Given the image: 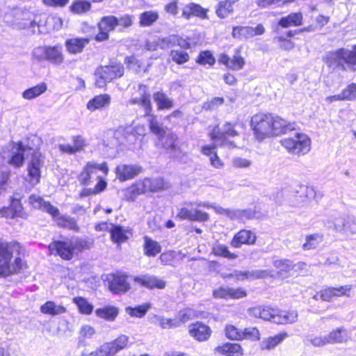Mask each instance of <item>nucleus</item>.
I'll list each match as a JSON object with an SVG mask.
<instances>
[{
	"instance_id": "49",
	"label": "nucleus",
	"mask_w": 356,
	"mask_h": 356,
	"mask_svg": "<svg viewBox=\"0 0 356 356\" xmlns=\"http://www.w3.org/2000/svg\"><path fill=\"white\" fill-rule=\"evenodd\" d=\"M343 63H346L348 67L353 70H356V49L355 47L353 51L344 49L343 52Z\"/></svg>"
},
{
	"instance_id": "6",
	"label": "nucleus",
	"mask_w": 356,
	"mask_h": 356,
	"mask_svg": "<svg viewBox=\"0 0 356 356\" xmlns=\"http://www.w3.org/2000/svg\"><path fill=\"white\" fill-rule=\"evenodd\" d=\"M237 135L236 131L234 129V125L230 123H225L222 127L216 126L210 133L209 136L216 143L220 142V145L235 147L233 142L226 139L227 136H234Z\"/></svg>"
},
{
	"instance_id": "61",
	"label": "nucleus",
	"mask_w": 356,
	"mask_h": 356,
	"mask_svg": "<svg viewBox=\"0 0 356 356\" xmlns=\"http://www.w3.org/2000/svg\"><path fill=\"white\" fill-rule=\"evenodd\" d=\"M247 296L246 291L242 288L228 287V298L239 299Z\"/></svg>"
},
{
	"instance_id": "24",
	"label": "nucleus",
	"mask_w": 356,
	"mask_h": 356,
	"mask_svg": "<svg viewBox=\"0 0 356 356\" xmlns=\"http://www.w3.org/2000/svg\"><path fill=\"white\" fill-rule=\"evenodd\" d=\"M287 336L286 332H281L273 337L265 339L260 344L261 349L267 350H273L285 339Z\"/></svg>"
},
{
	"instance_id": "58",
	"label": "nucleus",
	"mask_w": 356,
	"mask_h": 356,
	"mask_svg": "<svg viewBox=\"0 0 356 356\" xmlns=\"http://www.w3.org/2000/svg\"><path fill=\"white\" fill-rule=\"evenodd\" d=\"M190 9L192 11L193 15L200 17L202 19H208L207 15L208 10L202 8L199 4L194 3H190Z\"/></svg>"
},
{
	"instance_id": "21",
	"label": "nucleus",
	"mask_w": 356,
	"mask_h": 356,
	"mask_svg": "<svg viewBox=\"0 0 356 356\" xmlns=\"http://www.w3.org/2000/svg\"><path fill=\"white\" fill-rule=\"evenodd\" d=\"M41 155L35 154L29 166V175L33 184H38L40 179Z\"/></svg>"
},
{
	"instance_id": "45",
	"label": "nucleus",
	"mask_w": 356,
	"mask_h": 356,
	"mask_svg": "<svg viewBox=\"0 0 356 356\" xmlns=\"http://www.w3.org/2000/svg\"><path fill=\"white\" fill-rule=\"evenodd\" d=\"M149 117V129L154 134H156L159 138H162L165 134V130L163 127H162L156 120V116L153 115H148Z\"/></svg>"
},
{
	"instance_id": "11",
	"label": "nucleus",
	"mask_w": 356,
	"mask_h": 356,
	"mask_svg": "<svg viewBox=\"0 0 356 356\" xmlns=\"http://www.w3.org/2000/svg\"><path fill=\"white\" fill-rule=\"evenodd\" d=\"M271 137L285 134L288 131L294 130L296 129L295 122H287L279 116H274L271 115Z\"/></svg>"
},
{
	"instance_id": "44",
	"label": "nucleus",
	"mask_w": 356,
	"mask_h": 356,
	"mask_svg": "<svg viewBox=\"0 0 356 356\" xmlns=\"http://www.w3.org/2000/svg\"><path fill=\"white\" fill-rule=\"evenodd\" d=\"M116 26L118 18L113 15L102 17L99 24V30H106L108 32L113 31Z\"/></svg>"
},
{
	"instance_id": "35",
	"label": "nucleus",
	"mask_w": 356,
	"mask_h": 356,
	"mask_svg": "<svg viewBox=\"0 0 356 356\" xmlns=\"http://www.w3.org/2000/svg\"><path fill=\"white\" fill-rule=\"evenodd\" d=\"M233 3L234 1L232 0L220 1L216 12L218 17L222 19L232 14L234 11Z\"/></svg>"
},
{
	"instance_id": "31",
	"label": "nucleus",
	"mask_w": 356,
	"mask_h": 356,
	"mask_svg": "<svg viewBox=\"0 0 356 356\" xmlns=\"http://www.w3.org/2000/svg\"><path fill=\"white\" fill-rule=\"evenodd\" d=\"M148 182L147 185V191L156 192L169 188V184L165 181L163 178H155L149 179L146 178L143 179V182Z\"/></svg>"
},
{
	"instance_id": "15",
	"label": "nucleus",
	"mask_w": 356,
	"mask_h": 356,
	"mask_svg": "<svg viewBox=\"0 0 356 356\" xmlns=\"http://www.w3.org/2000/svg\"><path fill=\"white\" fill-rule=\"evenodd\" d=\"M29 203L33 208L46 211L54 217L59 214L58 208L51 205L49 202H45L42 197L38 195H31L29 197Z\"/></svg>"
},
{
	"instance_id": "42",
	"label": "nucleus",
	"mask_w": 356,
	"mask_h": 356,
	"mask_svg": "<svg viewBox=\"0 0 356 356\" xmlns=\"http://www.w3.org/2000/svg\"><path fill=\"white\" fill-rule=\"evenodd\" d=\"M157 46L160 49H166L171 48L179 44V38L176 35H172L165 38H159L156 39Z\"/></svg>"
},
{
	"instance_id": "43",
	"label": "nucleus",
	"mask_w": 356,
	"mask_h": 356,
	"mask_svg": "<svg viewBox=\"0 0 356 356\" xmlns=\"http://www.w3.org/2000/svg\"><path fill=\"white\" fill-rule=\"evenodd\" d=\"M91 9V3L87 1L76 0L70 6L72 12L76 14H83Z\"/></svg>"
},
{
	"instance_id": "56",
	"label": "nucleus",
	"mask_w": 356,
	"mask_h": 356,
	"mask_svg": "<svg viewBox=\"0 0 356 356\" xmlns=\"http://www.w3.org/2000/svg\"><path fill=\"white\" fill-rule=\"evenodd\" d=\"M100 356H113L117 353L116 348L113 342H107L102 344L99 348Z\"/></svg>"
},
{
	"instance_id": "4",
	"label": "nucleus",
	"mask_w": 356,
	"mask_h": 356,
	"mask_svg": "<svg viewBox=\"0 0 356 356\" xmlns=\"http://www.w3.org/2000/svg\"><path fill=\"white\" fill-rule=\"evenodd\" d=\"M271 122L270 114L257 113L252 117L250 126L257 140L261 141L271 138Z\"/></svg>"
},
{
	"instance_id": "46",
	"label": "nucleus",
	"mask_w": 356,
	"mask_h": 356,
	"mask_svg": "<svg viewBox=\"0 0 356 356\" xmlns=\"http://www.w3.org/2000/svg\"><path fill=\"white\" fill-rule=\"evenodd\" d=\"M17 152L14 153L13 156L11 158L10 163L15 165L16 167H19L22 165L24 163V152L25 151V147L22 145V143H19L15 145Z\"/></svg>"
},
{
	"instance_id": "18",
	"label": "nucleus",
	"mask_w": 356,
	"mask_h": 356,
	"mask_svg": "<svg viewBox=\"0 0 356 356\" xmlns=\"http://www.w3.org/2000/svg\"><path fill=\"white\" fill-rule=\"evenodd\" d=\"M111 240L115 243L125 242L131 235V232L128 228H124L120 225H111L109 229Z\"/></svg>"
},
{
	"instance_id": "60",
	"label": "nucleus",
	"mask_w": 356,
	"mask_h": 356,
	"mask_svg": "<svg viewBox=\"0 0 356 356\" xmlns=\"http://www.w3.org/2000/svg\"><path fill=\"white\" fill-rule=\"evenodd\" d=\"M125 63L129 70H133L136 73H139L140 72L141 64L135 56H131L127 57L125 59Z\"/></svg>"
},
{
	"instance_id": "20",
	"label": "nucleus",
	"mask_w": 356,
	"mask_h": 356,
	"mask_svg": "<svg viewBox=\"0 0 356 356\" xmlns=\"http://www.w3.org/2000/svg\"><path fill=\"white\" fill-rule=\"evenodd\" d=\"M111 97L108 94H102L94 97L87 104V108L90 111L101 109L110 105Z\"/></svg>"
},
{
	"instance_id": "13",
	"label": "nucleus",
	"mask_w": 356,
	"mask_h": 356,
	"mask_svg": "<svg viewBox=\"0 0 356 356\" xmlns=\"http://www.w3.org/2000/svg\"><path fill=\"white\" fill-rule=\"evenodd\" d=\"M135 282L149 289H163L166 286V282L163 280L159 279L157 277L149 275H144L141 277H134Z\"/></svg>"
},
{
	"instance_id": "7",
	"label": "nucleus",
	"mask_w": 356,
	"mask_h": 356,
	"mask_svg": "<svg viewBox=\"0 0 356 356\" xmlns=\"http://www.w3.org/2000/svg\"><path fill=\"white\" fill-rule=\"evenodd\" d=\"M139 97L131 98L129 103L131 105L138 104L144 111V115L148 116L152 112V103L150 94L147 86L140 84L138 86Z\"/></svg>"
},
{
	"instance_id": "16",
	"label": "nucleus",
	"mask_w": 356,
	"mask_h": 356,
	"mask_svg": "<svg viewBox=\"0 0 356 356\" xmlns=\"http://www.w3.org/2000/svg\"><path fill=\"white\" fill-rule=\"evenodd\" d=\"M88 38H70L65 41V47L67 51L70 54H77L81 53L85 47L89 44Z\"/></svg>"
},
{
	"instance_id": "8",
	"label": "nucleus",
	"mask_w": 356,
	"mask_h": 356,
	"mask_svg": "<svg viewBox=\"0 0 356 356\" xmlns=\"http://www.w3.org/2000/svg\"><path fill=\"white\" fill-rule=\"evenodd\" d=\"M51 254L60 256L62 259L70 260L73 257L74 250L72 241H54L49 244Z\"/></svg>"
},
{
	"instance_id": "5",
	"label": "nucleus",
	"mask_w": 356,
	"mask_h": 356,
	"mask_svg": "<svg viewBox=\"0 0 356 356\" xmlns=\"http://www.w3.org/2000/svg\"><path fill=\"white\" fill-rule=\"evenodd\" d=\"M124 67L121 64L99 66L95 71V86L98 88H104L107 82L122 76Z\"/></svg>"
},
{
	"instance_id": "37",
	"label": "nucleus",
	"mask_w": 356,
	"mask_h": 356,
	"mask_svg": "<svg viewBox=\"0 0 356 356\" xmlns=\"http://www.w3.org/2000/svg\"><path fill=\"white\" fill-rule=\"evenodd\" d=\"M199 314L197 311L191 308H184L181 309L177 316V321L179 322V326L193 318H197Z\"/></svg>"
},
{
	"instance_id": "23",
	"label": "nucleus",
	"mask_w": 356,
	"mask_h": 356,
	"mask_svg": "<svg viewBox=\"0 0 356 356\" xmlns=\"http://www.w3.org/2000/svg\"><path fill=\"white\" fill-rule=\"evenodd\" d=\"M302 19L301 13H293L286 17H282L278 22V25L282 28L298 26L302 24Z\"/></svg>"
},
{
	"instance_id": "50",
	"label": "nucleus",
	"mask_w": 356,
	"mask_h": 356,
	"mask_svg": "<svg viewBox=\"0 0 356 356\" xmlns=\"http://www.w3.org/2000/svg\"><path fill=\"white\" fill-rule=\"evenodd\" d=\"M149 307H150L149 304H145L143 305H139L136 307H127L126 308V312L131 316L141 318L146 314V313L148 311V309H149Z\"/></svg>"
},
{
	"instance_id": "52",
	"label": "nucleus",
	"mask_w": 356,
	"mask_h": 356,
	"mask_svg": "<svg viewBox=\"0 0 356 356\" xmlns=\"http://www.w3.org/2000/svg\"><path fill=\"white\" fill-rule=\"evenodd\" d=\"M59 214L56 216L57 224L60 227H67L70 229L78 230L79 227L75 222V220L70 217L65 216H58Z\"/></svg>"
},
{
	"instance_id": "33",
	"label": "nucleus",
	"mask_w": 356,
	"mask_h": 356,
	"mask_svg": "<svg viewBox=\"0 0 356 356\" xmlns=\"http://www.w3.org/2000/svg\"><path fill=\"white\" fill-rule=\"evenodd\" d=\"M346 330L343 327L333 330L326 335L327 343H343L348 341L347 337L343 334Z\"/></svg>"
},
{
	"instance_id": "10",
	"label": "nucleus",
	"mask_w": 356,
	"mask_h": 356,
	"mask_svg": "<svg viewBox=\"0 0 356 356\" xmlns=\"http://www.w3.org/2000/svg\"><path fill=\"white\" fill-rule=\"evenodd\" d=\"M188 333L193 339L198 341H204L209 339L211 335L210 327L202 322L197 321L191 323L188 327Z\"/></svg>"
},
{
	"instance_id": "57",
	"label": "nucleus",
	"mask_w": 356,
	"mask_h": 356,
	"mask_svg": "<svg viewBox=\"0 0 356 356\" xmlns=\"http://www.w3.org/2000/svg\"><path fill=\"white\" fill-rule=\"evenodd\" d=\"M232 165L234 168L246 169L252 165V161L245 158L236 156L232 159Z\"/></svg>"
},
{
	"instance_id": "22",
	"label": "nucleus",
	"mask_w": 356,
	"mask_h": 356,
	"mask_svg": "<svg viewBox=\"0 0 356 356\" xmlns=\"http://www.w3.org/2000/svg\"><path fill=\"white\" fill-rule=\"evenodd\" d=\"M270 275V272L266 270H256L252 271L235 272L229 276L236 277L238 280L264 278Z\"/></svg>"
},
{
	"instance_id": "9",
	"label": "nucleus",
	"mask_w": 356,
	"mask_h": 356,
	"mask_svg": "<svg viewBox=\"0 0 356 356\" xmlns=\"http://www.w3.org/2000/svg\"><path fill=\"white\" fill-rule=\"evenodd\" d=\"M352 289L351 284H346L339 287H327L320 291V298L323 301L331 302L333 298L350 297Z\"/></svg>"
},
{
	"instance_id": "12",
	"label": "nucleus",
	"mask_w": 356,
	"mask_h": 356,
	"mask_svg": "<svg viewBox=\"0 0 356 356\" xmlns=\"http://www.w3.org/2000/svg\"><path fill=\"white\" fill-rule=\"evenodd\" d=\"M142 171L141 167L136 165H119L115 169L118 178L121 181H124L136 177Z\"/></svg>"
},
{
	"instance_id": "27",
	"label": "nucleus",
	"mask_w": 356,
	"mask_h": 356,
	"mask_svg": "<svg viewBox=\"0 0 356 356\" xmlns=\"http://www.w3.org/2000/svg\"><path fill=\"white\" fill-rule=\"evenodd\" d=\"M323 241V235L320 233H314L307 235L305 243L302 244L304 250H311L316 249Z\"/></svg>"
},
{
	"instance_id": "1",
	"label": "nucleus",
	"mask_w": 356,
	"mask_h": 356,
	"mask_svg": "<svg viewBox=\"0 0 356 356\" xmlns=\"http://www.w3.org/2000/svg\"><path fill=\"white\" fill-rule=\"evenodd\" d=\"M22 247L16 241L6 242L0 239V277H6L22 270L23 262L20 257H15L21 252Z\"/></svg>"
},
{
	"instance_id": "62",
	"label": "nucleus",
	"mask_w": 356,
	"mask_h": 356,
	"mask_svg": "<svg viewBox=\"0 0 356 356\" xmlns=\"http://www.w3.org/2000/svg\"><path fill=\"white\" fill-rule=\"evenodd\" d=\"M242 333H244V339H250L259 341L260 339V332L257 327H247Z\"/></svg>"
},
{
	"instance_id": "38",
	"label": "nucleus",
	"mask_w": 356,
	"mask_h": 356,
	"mask_svg": "<svg viewBox=\"0 0 356 356\" xmlns=\"http://www.w3.org/2000/svg\"><path fill=\"white\" fill-rule=\"evenodd\" d=\"M158 19L159 14L156 11H145L140 14L139 24L142 26H149L156 22Z\"/></svg>"
},
{
	"instance_id": "3",
	"label": "nucleus",
	"mask_w": 356,
	"mask_h": 356,
	"mask_svg": "<svg viewBox=\"0 0 356 356\" xmlns=\"http://www.w3.org/2000/svg\"><path fill=\"white\" fill-rule=\"evenodd\" d=\"M280 143L289 153L293 155H305L311 149V140L304 134H296L293 136L283 138Z\"/></svg>"
},
{
	"instance_id": "25",
	"label": "nucleus",
	"mask_w": 356,
	"mask_h": 356,
	"mask_svg": "<svg viewBox=\"0 0 356 356\" xmlns=\"http://www.w3.org/2000/svg\"><path fill=\"white\" fill-rule=\"evenodd\" d=\"M40 312L44 314L56 316L66 312V308L53 301H47L40 307Z\"/></svg>"
},
{
	"instance_id": "53",
	"label": "nucleus",
	"mask_w": 356,
	"mask_h": 356,
	"mask_svg": "<svg viewBox=\"0 0 356 356\" xmlns=\"http://www.w3.org/2000/svg\"><path fill=\"white\" fill-rule=\"evenodd\" d=\"M343 101H353L356 99V83H351L340 93Z\"/></svg>"
},
{
	"instance_id": "26",
	"label": "nucleus",
	"mask_w": 356,
	"mask_h": 356,
	"mask_svg": "<svg viewBox=\"0 0 356 356\" xmlns=\"http://www.w3.org/2000/svg\"><path fill=\"white\" fill-rule=\"evenodd\" d=\"M151 321L154 325H159L162 329H172L179 327V322L176 318H167L164 316L154 315Z\"/></svg>"
},
{
	"instance_id": "14",
	"label": "nucleus",
	"mask_w": 356,
	"mask_h": 356,
	"mask_svg": "<svg viewBox=\"0 0 356 356\" xmlns=\"http://www.w3.org/2000/svg\"><path fill=\"white\" fill-rule=\"evenodd\" d=\"M256 240L255 234L250 230L242 229L234 235L231 241V245L236 248H239L243 244L253 245Z\"/></svg>"
},
{
	"instance_id": "63",
	"label": "nucleus",
	"mask_w": 356,
	"mask_h": 356,
	"mask_svg": "<svg viewBox=\"0 0 356 356\" xmlns=\"http://www.w3.org/2000/svg\"><path fill=\"white\" fill-rule=\"evenodd\" d=\"M245 60L241 56H234L230 60L228 67L233 70H238L243 68Z\"/></svg>"
},
{
	"instance_id": "40",
	"label": "nucleus",
	"mask_w": 356,
	"mask_h": 356,
	"mask_svg": "<svg viewBox=\"0 0 356 356\" xmlns=\"http://www.w3.org/2000/svg\"><path fill=\"white\" fill-rule=\"evenodd\" d=\"M273 266L279 270L278 274L281 275L291 272L294 268L293 261L287 259H276L273 261Z\"/></svg>"
},
{
	"instance_id": "51",
	"label": "nucleus",
	"mask_w": 356,
	"mask_h": 356,
	"mask_svg": "<svg viewBox=\"0 0 356 356\" xmlns=\"http://www.w3.org/2000/svg\"><path fill=\"white\" fill-rule=\"evenodd\" d=\"M226 337L232 340L244 339V333L232 325H227L225 329Z\"/></svg>"
},
{
	"instance_id": "2",
	"label": "nucleus",
	"mask_w": 356,
	"mask_h": 356,
	"mask_svg": "<svg viewBox=\"0 0 356 356\" xmlns=\"http://www.w3.org/2000/svg\"><path fill=\"white\" fill-rule=\"evenodd\" d=\"M98 170L107 173L108 168L105 163L99 165L94 163H88L79 175V181L83 185H88L91 182V179L94 177L98 179V183L95 187L83 191L82 195H95L105 189L106 183L99 175H97Z\"/></svg>"
},
{
	"instance_id": "17",
	"label": "nucleus",
	"mask_w": 356,
	"mask_h": 356,
	"mask_svg": "<svg viewBox=\"0 0 356 356\" xmlns=\"http://www.w3.org/2000/svg\"><path fill=\"white\" fill-rule=\"evenodd\" d=\"M148 182H143V180L133 184L129 188L123 191L125 199L127 201H134L138 195L145 193L147 191V185Z\"/></svg>"
},
{
	"instance_id": "30",
	"label": "nucleus",
	"mask_w": 356,
	"mask_h": 356,
	"mask_svg": "<svg viewBox=\"0 0 356 356\" xmlns=\"http://www.w3.org/2000/svg\"><path fill=\"white\" fill-rule=\"evenodd\" d=\"M144 251L145 255L148 257H154L161 251L160 244L152 238L144 237Z\"/></svg>"
},
{
	"instance_id": "39",
	"label": "nucleus",
	"mask_w": 356,
	"mask_h": 356,
	"mask_svg": "<svg viewBox=\"0 0 356 356\" xmlns=\"http://www.w3.org/2000/svg\"><path fill=\"white\" fill-rule=\"evenodd\" d=\"M211 253L216 256L222 257L229 259H234L237 257L236 254L229 252L226 245L220 243H216L213 246Z\"/></svg>"
},
{
	"instance_id": "19",
	"label": "nucleus",
	"mask_w": 356,
	"mask_h": 356,
	"mask_svg": "<svg viewBox=\"0 0 356 356\" xmlns=\"http://www.w3.org/2000/svg\"><path fill=\"white\" fill-rule=\"evenodd\" d=\"M215 351L227 356H242L243 355L241 346L236 343H226L216 347Z\"/></svg>"
},
{
	"instance_id": "54",
	"label": "nucleus",
	"mask_w": 356,
	"mask_h": 356,
	"mask_svg": "<svg viewBox=\"0 0 356 356\" xmlns=\"http://www.w3.org/2000/svg\"><path fill=\"white\" fill-rule=\"evenodd\" d=\"M172 60L177 64H183L189 60V55L184 51L172 50L170 52Z\"/></svg>"
},
{
	"instance_id": "36",
	"label": "nucleus",
	"mask_w": 356,
	"mask_h": 356,
	"mask_svg": "<svg viewBox=\"0 0 356 356\" xmlns=\"http://www.w3.org/2000/svg\"><path fill=\"white\" fill-rule=\"evenodd\" d=\"M118 309L115 307H106L97 309L95 311L96 315L108 321H113L118 315Z\"/></svg>"
},
{
	"instance_id": "41",
	"label": "nucleus",
	"mask_w": 356,
	"mask_h": 356,
	"mask_svg": "<svg viewBox=\"0 0 356 356\" xmlns=\"http://www.w3.org/2000/svg\"><path fill=\"white\" fill-rule=\"evenodd\" d=\"M344 49H339L327 54L326 60L330 65H343Z\"/></svg>"
},
{
	"instance_id": "29",
	"label": "nucleus",
	"mask_w": 356,
	"mask_h": 356,
	"mask_svg": "<svg viewBox=\"0 0 356 356\" xmlns=\"http://www.w3.org/2000/svg\"><path fill=\"white\" fill-rule=\"evenodd\" d=\"M47 84L45 83H41L37 86L24 90L22 92V97L25 99L31 100L43 94L47 90Z\"/></svg>"
},
{
	"instance_id": "48",
	"label": "nucleus",
	"mask_w": 356,
	"mask_h": 356,
	"mask_svg": "<svg viewBox=\"0 0 356 356\" xmlns=\"http://www.w3.org/2000/svg\"><path fill=\"white\" fill-rule=\"evenodd\" d=\"M73 302L77 305L81 313L84 314H91L93 309V306L90 304L86 299L81 297H77L73 299Z\"/></svg>"
},
{
	"instance_id": "34",
	"label": "nucleus",
	"mask_w": 356,
	"mask_h": 356,
	"mask_svg": "<svg viewBox=\"0 0 356 356\" xmlns=\"http://www.w3.org/2000/svg\"><path fill=\"white\" fill-rule=\"evenodd\" d=\"M109 288L115 293L125 292L129 289V284L124 276L115 277L111 282Z\"/></svg>"
},
{
	"instance_id": "59",
	"label": "nucleus",
	"mask_w": 356,
	"mask_h": 356,
	"mask_svg": "<svg viewBox=\"0 0 356 356\" xmlns=\"http://www.w3.org/2000/svg\"><path fill=\"white\" fill-rule=\"evenodd\" d=\"M197 61L200 64L212 65L215 63V58L209 51H207L200 54Z\"/></svg>"
},
{
	"instance_id": "64",
	"label": "nucleus",
	"mask_w": 356,
	"mask_h": 356,
	"mask_svg": "<svg viewBox=\"0 0 356 356\" xmlns=\"http://www.w3.org/2000/svg\"><path fill=\"white\" fill-rule=\"evenodd\" d=\"M129 341V337L124 334L120 335L118 339L113 341V343L115 346V348H116L117 353L120 351V350H122L124 348Z\"/></svg>"
},
{
	"instance_id": "32",
	"label": "nucleus",
	"mask_w": 356,
	"mask_h": 356,
	"mask_svg": "<svg viewBox=\"0 0 356 356\" xmlns=\"http://www.w3.org/2000/svg\"><path fill=\"white\" fill-rule=\"evenodd\" d=\"M64 60V56L60 46L47 47V60L54 64H60Z\"/></svg>"
},
{
	"instance_id": "47",
	"label": "nucleus",
	"mask_w": 356,
	"mask_h": 356,
	"mask_svg": "<svg viewBox=\"0 0 356 356\" xmlns=\"http://www.w3.org/2000/svg\"><path fill=\"white\" fill-rule=\"evenodd\" d=\"M232 36L234 38H252V27L250 26H235L232 30Z\"/></svg>"
},
{
	"instance_id": "55",
	"label": "nucleus",
	"mask_w": 356,
	"mask_h": 356,
	"mask_svg": "<svg viewBox=\"0 0 356 356\" xmlns=\"http://www.w3.org/2000/svg\"><path fill=\"white\" fill-rule=\"evenodd\" d=\"M11 209L15 213L17 217L25 218L26 213L24 212L23 207L21 204L20 200L17 197H11L10 204Z\"/></svg>"
},
{
	"instance_id": "28",
	"label": "nucleus",
	"mask_w": 356,
	"mask_h": 356,
	"mask_svg": "<svg viewBox=\"0 0 356 356\" xmlns=\"http://www.w3.org/2000/svg\"><path fill=\"white\" fill-rule=\"evenodd\" d=\"M153 98L159 110L170 109L173 107V100L162 92L154 93Z\"/></svg>"
}]
</instances>
